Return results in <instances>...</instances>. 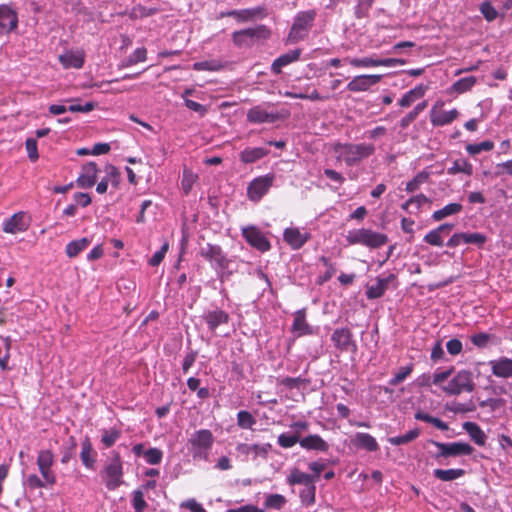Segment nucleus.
<instances>
[{"label": "nucleus", "instance_id": "obj_1", "mask_svg": "<svg viewBox=\"0 0 512 512\" xmlns=\"http://www.w3.org/2000/svg\"><path fill=\"white\" fill-rule=\"evenodd\" d=\"M376 151L372 143H336L334 152L337 154V160L343 161L346 166L352 167L358 165L363 160L372 156Z\"/></svg>", "mask_w": 512, "mask_h": 512}, {"label": "nucleus", "instance_id": "obj_2", "mask_svg": "<svg viewBox=\"0 0 512 512\" xmlns=\"http://www.w3.org/2000/svg\"><path fill=\"white\" fill-rule=\"evenodd\" d=\"M315 18V10L298 12L290 28L286 43L295 44L304 40L308 36V33L313 26Z\"/></svg>", "mask_w": 512, "mask_h": 512}, {"label": "nucleus", "instance_id": "obj_3", "mask_svg": "<svg viewBox=\"0 0 512 512\" xmlns=\"http://www.w3.org/2000/svg\"><path fill=\"white\" fill-rule=\"evenodd\" d=\"M123 464L118 453L113 452L112 456L107 459L101 471V477L108 490L113 491L120 487L123 481Z\"/></svg>", "mask_w": 512, "mask_h": 512}, {"label": "nucleus", "instance_id": "obj_4", "mask_svg": "<svg viewBox=\"0 0 512 512\" xmlns=\"http://www.w3.org/2000/svg\"><path fill=\"white\" fill-rule=\"evenodd\" d=\"M214 443V436L208 429H200L191 434L187 446L194 459L207 460Z\"/></svg>", "mask_w": 512, "mask_h": 512}, {"label": "nucleus", "instance_id": "obj_5", "mask_svg": "<svg viewBox=\"0 0 512 512\" xmlns=\"http://www.w3.org/2000/svg\"><path fill=\"white\" fill-rule=\"evenodd\" d=\"M346 241L350 245L361 244L370 249H377L388 242V237L385 234L362 228L348 231Z\"/></svg>", "mask_w": 512, "mask_h": 512}, {"label": "nucleus", "instance_id": "obj_6", "mask_svg": "<svg viewBox=\"0 0 512 512\" xmlns=\"http://www.w3.org/2000/svg\"><path fill=\"white\" fill-rule=\"evenodd\" d=\"M474 387L472 373L468 370H460L446 386L442 387V390L449 395H459L463 392H472Z\"/></svg>", "mask_w": 512, "mask_h": 512}, {"label": "nucleus", "instance_id": "obj_7", "mask_svg": "<svg viewBox=\"0 0 512 512\" xmlns=\"http://www.w3.org/2000/svg\"><path fill=\"white\" fill-rule=\"evenodd\" d=\"M271 31L265 25H258L255 28H246L235 31L232 34L233 43L238 46H249L253 39H268Z\"/></svg>", "mask_w": 512, "mask_h": 512}, {"label": "nucleus", "instance_id": "obj_8", "mask_svg": "<svg viewBox=\"0 0 512 512\" xmlns=\"http://www.w3.org/2000/svg\"><path fill=\"white\" fill-rule=\"evenodd\" d=\"M432 444L438 448L435 459L471 455L473 452V447L464 442L443 443L432 441Z\"/></svg>", "mask_w": 512, "mask_h": 512}, {"label": "nucleus", "instance_id": "obj_9", "mask_svg": "<svg viewBox=\"0 0 512 512\" xmlns=\"http://www.w3.org/2000/svg\"><path fill=\"white\" fill-rule=\"evenodd\" d=\"M200 255L217 269H227L230 263V260L226 258L219 245L208 243L206 246L201 247Z\"/></svg>", "mask_w": 512, "mask_h": 512}, {"label": "nucleus", "instance_id": "obj_10", "mask_svg": "<svg viewBox=\"0 0 512 512\" xmlns=\"http://www.w3.org/2000/svg\"><path fill=\"white\" fill-rule=\"evenodd\" d=\"M273 181L274 175L271 174L254 179L248 186L249 199L255 202L259 201L272 187Z\"/></svg>", "mask_w": 512, "mask_h": 512}, {"label": "nucleus", "instance_id": "obj_11", "mask_svg": "<svg viewBox=\"0 0 512 512\" xmlns=\"http://www.w3.org/2000/svg\"><path fill=\"white\" fill-rule=\"evenodd\" d=\"M331 341L339 351L356 352L357 345L353 340V334L349 328H337L331 335Z\"/></svg>", "mask_w": 512, "mask_h": 512}, {"label": "nucleus", "instance_id": "obj_12", "mask_svg": "<svg viewBox=\"0 0 512 512\" xmlns=\"http://www.w3.org/2000/svg\"><path fill=\"white\" fill-rule=\"evenodd\" d=\"M242 235L252 247L258 249L261 252H266L271 248L268 239L255 226L244 227L242 229Z\"/></svg>", "mask_w": 512, "mask_h": 512}, {"label": "nucleus", "instance_id": "obj_13", "mask_svg": "<svg viewBox=\"0 0 512 512\" xmlns=\"http://www.w3.org/2000/svg\"><path fill=\"white\" fill-rule=\"evenodd\" d=\"M271 448L272 446L269 443L252 445L239 443L236 446V451L239 455L244 456L246 459L250 456L252 459H256L257 457L267 458Z\"/></svg>", "mask_w": 512, "mask_h": 512}, {"label": "nucleus", "instance_id": "obj_14", "mask_svg": "<svg viewBox=\"0 0 512 512\" xmlns=\"http://www.w3.org/2000/svg\"><path fill=\"white\" fill-rule=\"evenodd\" d=\"M382 75H359L354 77L348 84L347 89L350 92H365L368 91L373 85L379 83Z\"/></svg>", "mask_w": 512, "mask_h": 512}, {"label": "nucleus", "instance_id": "obj_15", "mask_svg": "<svg viewBox=\"0 0 512 512\" xmlns=\"http://www.w3.org/2000/svg\"><path fill=\"white\" fill-rule=\"evenodd\" d=\"M17 24V13L7 5H0V34H7L13 31Z\"/></svg>", "mask_w": 512, "mask_h": 512}, {"label": "nucleus", "instance_id": "obj_16", "mask_svg": "<svg viewBox=\"0 0 512 512\" xmlns=\"http://www.w3.org/2000/svg\"><path fill=\"white\" fill-rule=\"evenodd\" d=\"M277 113L268 112L263 106L257 105L247 112V121L253 124L273 123L278 120Z\"/></svg>", "mask_w": 512, "mask_h": 512}, {"label": "nucleus", "instance_id": "obj_17", "mask_svg": "<svg viewBox=\"0 0 512 512\" xmlns=\"http://www.w3.org/2000/svg\"><path fill=\"white\" fill-rule=\"evenodd\" d=\"M29 222L27 221L26 214L24 212H18L6 219L3 223V230L6 233L16 234L24 232L28 229Z\"/></svg>", "mask_w": 512, "mask_h": 512}, {"label": "nucleus", "instance_id": "obj_18", "mask_svg": "<svg viewBox=\"0 0 512 512\" xmlns=\"http://www.w3.org/2000/svg\"><path fill=\"white\" fill-rule=\"evenodd\" d=\"M283 238L292 249H300L308 241L310 234L299 228L290 227L285 229Z\"/></svg>", "mask_w": 512, "mask_h": 512}, {"label": "nucleus", "instance_id": "obj_19", "mask_svg": "<svg viewBox=\"0 0 512 512\" xmlns=\"http://www.w3.org/2000/svg\"><path fill=\"white\" fill-rule=\"evenodd\" d=\"M97 165L94 162H89L82 167V172L76 180L78 187L87 189L91 188L97 180Z\"/></svg>", "mask_w": 512, "mask_h": 512}, {"label": "nucleus", "instance_id": "obj_20", "mask_svg": "<svg viewBox=\"0 0 512 512\" xmlns=\"http://www.w3.org/2000/svg\"><path fill=\"white\" fill-rule=\"evenodd\" d=\"M58 59L65 69H80L84 65L85 54L81 50H69L59 55Z\"/></svg>", "mask_w": 512, "mask_h": 512}, {"label": "nucleus", "instance_id": "obj_21", "mask_svg": "<svg viewBox=\"0 0 512 512\" xmlns=\"http://www.w3.org/2000/svg\"><path fill=\"white\" fill-rule=\"evenodd\" d=\"M459 116L457 109L444 111L433 107L430 112V121L433 126H445L452 123Z\"/></svg>", "mask_w": 512, "mask_h": 512}, {"label": "nucleus", "instance_id": "obj_22", "mask_svg": "<svg viewBox=\"0 0 512 512\" xmlns=\"http://www.w3.org/2000/svg\"><path fill=\"white\" fill-rule=\"evenodd\" d=\"M492 374L499 378L512 377V359L500 357L489 362Z\"/></svg>", "mask_w": 512, "mask_h": 512}, {"label": "nucleus", "instance_id": "obj_23", "mask_svg": "<svg viewBox=\"0 0 512 512\" xmlns=\"http://www.w3.org/2000/svg\"><path fill=\"white\" fill-rule=\"evenodd\" d=\"M301 52V49L297 48L276 58L271 65L272 73L275 75L280 74L283 67L299 60Z\"/></svg>", "mask_w": 512, "mask_h": 512}, {"label": "nucleus", "instance_id": "obj_24", "mask_svg": "<svg viewBox=\"0 0 512 512\" xmlns=\"http://www.w3.org/2000/svg\"><path fill=\"white\" fill-rule=\"evenodd\" d=\"M300 446L306 450H315L319 452H327L329 450V444L318 434H312L301 438Z\"/></svg>", "mask_w": 512, "mask_h": 512}, {"label": "nucleus", "instance_id": "obj_25", "mask_svg": "<svg viewBox=\"0 0 512 512\" xmlns=\"http://www.w3.org/2000/svg\"><path fill=\"white\" fill-rule=\"evenodd\" d=\"M395 276L390 274L386 278L378 277L376 279V284L368 286L366 290V296L368 299H377L383 296L385 291L388 288L389 283L394 280Z\"/></svg>", "mask_w": 512, "mask_h": 512}, {"label": "nucleus", "instance_id": "obj_26", "mask_svg": "<svg viewBox=\"0 0 512 512\" xmlns=\"http://www.w3.org/2000/svg\"><path fill=\"white\" fill-rule=\"evenodd\" d=\"M80 459L87 469H94L96 463V453L93 450L89 437H85L81 442Z\"/></svg>", "mask_w": 512, "mask_h": 512}, {"label": "nucleus", "instance_id": "obj_27", "mask_svg": "<svg viewBox=\"0 0 512 512\" xmlns=\"http://www.w3.org/2000/svg\"><path fill=\"white\" fill-rule=\"evenodd\" d=\"M453 227V224H441L436 229H433L429 233H427L424 236V241L430 245L440 247L443 245L442 235L448 234L453 229Z\"/></svg>", "mask_w": 512, "mask_h": 512}, {"label": "nucleus", "instance_id": "obj_28", "mask_svg": "<svg viewBox=\"0 0 512 512\" xmlns=\"http://www.w3.org/2000/svg\"><path fill=\"white\" fill-rule=\"evenodd\" d=\"M351 441L355 447L365 449L370 452H374L379 449L376 439L368 433L358 432L354 435Z\"/></svg>", "mask_w": 512, "mask_h": 512}, {"label": "nucleus", "instance_id": "obj_29", "mask_svg": "<svg viewBox=\"0 0 512 512\" xmlns=\"http://www.w3.org/2000/svg\"><path fill=\"white\" fill-rule=\"evenodd\" d=\"M204 319L209 329L214 332L218 326L228 323L229 315L223 310L215 309L207 312Z\"/></svg>", "mask_w": 512, "mask_h": 512}, {"label": "nucleus", "instance_id": "obj_30", "mask_svg": "<svg viewBox=\"0 0 512 512\" xmlns=\"http://www.w3.org/2000/svg\"><path fill=\"white\" fill-rule=\"evenodd\" d=\"M292 331L296 336L312 334L311 327L306 322V315L304 310H298L294 315Z\"/></svg>", "mask_w": 512, "mask_h": 512}, {"label": "nucleus", "instance_id": "obj_31", "mask_svg": "<svg viewBox=\"0 0 512 512\" xmlns=\"http://www.w3.org/2000/svg\"><path fill=\"white\" fill-rule=\"evenodd\" d=\"M463 429L469 434L471 439L479 446L485 445L486 442V434L480 428V426L474 422H465L463 424Z\"/></svg>", "mask_w": 512, "mask_h": 512}, {"label": "nucleus", "instance_id": "obj_32", "mask_svg": "<svg viewBox=\"0 0 512 512\" xmlns=\"http://www.w3.org/2000/svg\"><path fill=\"white\" fill-rule=\"evenodd\" d=\"M426 92V87L423 85H418L415 88L409 90L405 93L402 98L399 100V105L403 108L409 107L416 100L422 98Z\"/></svg>", "mask_w": 512, "mask_h": 512}, {"label": "nucleus", "instance_id": "obj_33", "mask_svg": "<svg viewBox=\"0 0 512 512\" xmlns=\"http://www.w3.org/2000/svg\"><path fill=\"white\" fill-rule=\"evenodd\" d=\"M267 154L268 150L261 147L246 148L240 153V160L245 164H250L265 157Z\"/></svg>", "mask_w": 512, "mask_h": 512}, {"label": "nucleus", "instance_id": "obj_34", "mask_svg": "<svg viewBox=\"0 0 512 512\" xmlns=\"http://www.w3.org/2000/svg\"><path fill=\"white\" fill-rule=\"evenodd\" d=\"M91 243V240L84 237L81 239L73 240L69 242L66 246L65 252L69 258H74L78 256L82 251H84Z\"/></svg>", "mask_w": 512, "mask_h": 512}, {"label": "nucleus", "instance_id": "obj_35", "mask_svg": "<svg viewBox=\"0 0 512 512\" xmlns=\"http://www.w3.org/2000/svg\"><path fill=\"white\" fill-rule=\"evenodd\" d=\"M287 482L289 485L300 484L306 486L312 482H315V477L313 475L304 473L297 468H294L291 470L287 478Z\"/></svg>", "mask_w": 512, "mask_h": 512}, {"label": "nucleus", "instance_id": "obj_36", "mask_svg": "<svg viewBox=\"0 0 512 512\" xmlns=\"http://www.w3.org/2000/svg\"><path fill=\"white\" fill-rule=\"evenodd\" d=\"M462 209H463V206L460 203H449L446 206H444L443 208L435 211L432 214V218L435 221H441L448 216L460 213L462 211Z\"/></svg>", "mask_w": 512, "mask_h": 512}, {"label": "nucleus", "instance_id": "obj_37", "mask_svg": "<svg viewBox=\"0 0 512 512\" xmlns=\"http://www.w3.org/2000/svg\"><path fill=\"white\" fill-rule=\"evenodd\" d=\"M447 173L450 175L464 173L470 176L473 174V166L465 159H457L453 162L452 166L448 168Z\"/></svg>", "mask_w": 512, "mask_h": 512}, {"label": "nucleus", "instance_id": "obj_38", "mask_svg": "<svg viewBox=\"0 0 512 512\" xmlns=\"http://www.w3.org/2000/svg\"><path fill=\"white\" fill-rule=\"evenodd\" d=\"M434 476L444 482L453 481L465 474V470L463 469H435Z\"/></svg>", "mask_w": 512, "mask_h": 512}, {"label": "nucleus", "instance_id": "obj_39", "mask_svg": "<svg viewBox=\"0 0 512 512\" xmlns=\"http://www.w3.org/2000/svg\"><path fill=\"white\" fill-rule=\"evenodd\" d=\"M344 63H348L356 68H368V67H377L378 66V58L373 57H363V58H351L345 57L343 59Z\"/></svg>", "mask_w": 512, "mask_h": 512}, {"label": "nucleus", "instance_id": "obj_40", "mask_svg": "<svg viewBox=\"0 0 512 512\" xmlns=\"http://www.w3.org/2000/svg\"><path fill=\"white\" fill-rule=\"evenodd\" d=\"M419 435H420V430L418 428H415V429L408 431L404 435L390 437L388 439V442L395 446L405 445L407 443L414 441Z\"/></svg>", "mask_w": 512, "mask_h": 512}, {"label": "nucleus", "instance_id": "obj_41", "mask_svg": "<svg viewBox=\"0 0 512 512\" xmlns=\"http://www.w3.org/2000/svg\"><path fill=\"white\" fill-rule=\"evenodd\" d=\"M287 500L281 494H270L266 497L264 502V506L266 509H275L280 510L285 504Z\"/></svg>", "mask_w": 512, "mask_h": 512}, {"label": "nucleus", "instance_id": "obj_42", "mask_svg": "<svg viewBox=\"0 0 512 512\" xmlns=\"http://www.w3.org/2000/svg\"><path fill=\"white\" fill-rule=\"evenodd\" d=\"M259 15H262V16L266 15L264 7H255V8H250V9L239 10L237 20L240 22H245L248 20H252Z\"/></svg>", "mask_w": 512, "mask_h": 512}, {"label": "nucleus", "instance_id": "obj_43", "mask_svg": "<svg viewBox=\"0 0 512 512\" xmlns=\"http://www.w3.org/2000/svg\"><path fill=\"white\" fill-rule=\"evenodd\" d=\"M256 419L246 410H241L237 413V425L242 429H251L255 425Z\"/></svg>", "mask_w": 512, "mask_h": 512}, {"label": "nucleus", "instance_id": "obj_44", "mask_svg": "<svg viewBox=\"0 0 512 512\" xmlns=\"http://www.w3.org/2000/svg\"><path fill=\"white\" fill-rule=\"evenodd\" d=\"M476 82L477 79L475 76L463 77L453 84V89L457 93H464L466 91H469L475 85Z\"/></svg>", "mask_w": 512, "mask_h": 512}, {"label": "nucleus", "instance_id": "obj_45", "mask_svg": "<svg viewBox=\"0 0 512 512\" xmlns=\"http://www.w3.org/2000/svg\"><path fill=\"white\" fill-rule=\"evenodd\" d=\"M197 178L198 176L194 174L191 170L184 169L181 180V188L185 195L189 194Z\"/></svg>", "mask_w": 512, "mask_h": 512}, {"label": "nucleus", "instance_id": "obj_46", "mask_svg": "<svg viewBox=\"0 0 512 512\" xmlns=\"http://www.w3.org/2000/svg\"><path fill=\"white\" fill-rule=\"evenodd\" d=\"M479 10H480L481 14L483 15V17L488 22L494 21L498 17V15H499V13L496 10V8L488 0H486V1L481 3V5L479 7Z\"/></svg>", "mask_w": 512, "mask_h": 512}, {"label": "nucleus", "instance_id": "obj_47", "mask_svg": "<svg viewBox=\"0 0 512 512\" xmlns=\"http://www.w3.org/2000/svg\"><path fill=\"white\" fill-rule=\"evenodd\" d=\"M494 148V143L490 140L483 141L481 143L476 144H468L466 146V151L470 155H477L482 151H491Z\"/></svg>", "mask_w": 512, "mask_h": 512}, {"label": "nucleus", "instance_id": "obj_48", "mask_svg": "<svg viewBox=\"0 0 512 512\" xmlns=\"http://www.w3.org/2000/svg\"><path fill=\"white\" fill-rule=\"evenodd\" d=\"M315 482H312L306 486L300 491V498L302 502L306 505H311L315 502Z\"/></svg>", "mask_w": 512, "mask_h": 512}, {"label": "nucleus", "instance_id": "obj_49", "mask_svg": "<svg viewBox=\"0 0 512 512\" xmlns=\"http://www.w3.org/2000/svg\"><path fill=\"white\" fill-rule=\"evenodd\" d=\"M487 241L486 235L482 233H464L463 232V243L465 244H473L478 247H482Z\"/></svg>", "mask_w": 512, "mask_h": 512}, {"label": "nucleus", "instance_id": "obj_50", "mask_svg": "<svg viewBox=\"0 0 512 512\" xmlns=\"http://www.w3.org/2000/svg\"><path fill=\"white\" fill-rule=\"evenodd\" d=\"M373 4L367 0H358L354 7V16L357 19H363L369 16V11Z\"/></svg>", "mask_w": 512, "mask_h": 512}, {"label": "nucleus", "instance_id": "obj_51", "mask_svg": "<svg viewBox=\"0 0 512 512\" xmlns=\"http://www.w3.org/2000/svg\"><path fill=\"white\" fill-rule=\"evenodd\" d=\"M54 463V455L50 450H41L37 457L38 468H51Z\"/></svg>", "mask_w": 512, "mask_h": 512}, {"label": "nucleus", "instance_id": "obj_52", "mask_svg": "<svg viewBox=\"0 0 512 512\" xmlns=\"http://www.w3.org/2000/svg\"><path fill=\"white\" fill-rule=\"evenodd\" d=\"M301 438L298 434L282 433L278 436V444L282 448H291L296 443L300 444Z\"/></svg>", "mask_w": 512, "mask_h": 512}, {"label": "nucleus", "instance_id": "obj_53", "mask_svg": "<svg viewBox=\"0 0 512 512\" xmlns=\"http://www.w3.org/2000/svg\"><path fill=\"white\" fill-rule=\"evenodd\" d=\"M429 178V173L422 171L419 172L411 181H409L406 185L407 192L416 191L421 184L425 183Z\"/></svg>", "mask_w": 512, "mask_h": 512}, {"label": "nucleus", "instance_id": "obj_54", "mask_svg": "<svg viewBox=\"0 0 512 512\" xmlns=\"http://www.w3.org/2000/svg\"><path fill=\"white\" fill-rule=\"evenodd\" d=\"M76 447H77L76 439L73 436H71L68 439V442L66 443V446L64 447V450H63V455L61 458V462L63 464L68 463L74 457Z\"/></svg>", "mask_w": 512, "mask_h": 512}, {"label": "nucleus", "instance_id": "obj_55", "mask_svg": "<svg viewBox=\"0 0 512 512\" xmlns=\"http://www.w3.org/2000/svg\"><path fill=\"white\" fill-rule=\"evenodd\" d=\"M412 371L413 364L401 367L399 371L394 375V377L390 379L389 384L392 386L400 384L411 374Z\"/></svg>", "mask_w": 512, "mask_h": 512}, {"label": "nucleus", "instance_id": "obj_56", "mask_svg": "<svg viewBox=\"0 0 512 512\" xmlns=\"http://www.w3.org/2000/svg\"><path fill=\"white\" fill-rule=\"evenodd\" d=\"M143 456L148 464L156 465L161 462L163 453L158 448H149L143 453Z\"/></svg>", "mask_w": 512, "mask_h": 512}, {"label": "nucleus", "instance_id": "obj_57", "mask_svg": "<svg viewBox=\"0 0 512 512\" xmlns=\"http://www.w3.org/2000/svg\"><path fill=\"white\" fill-rule=\"evenodd\" d=\"M221 67L222 65L220 64V62L216 60L201 61L193 64V69L197 71H218L221 69Z\"/></svg>", "mask_w": 512, "mask_h": 512}, {"label": "nucleus", "instance_id": "obj_58", "mask_svg": "<svg viewBox=\"0 0 512 512\" xmlns=\"http://www.w3.org/2000/svg\"><path fill=\"white\" fill-rule=\"evenodd\" d=\"M428 202V198L424 194H419L408 199L402 204V209L409 210L410 207L414 206L418 210L423 204Z\"/></svg>", "mask_w": 512, "mask_h": 512}, {"label": "nucleus", "instance_id": "obj_59", "mask_svg": "<svg viewBox=\"0 0 512 512\" xmlns=\"http://www.w3.org/2000/svg\"><path fill=\"white\" fill-rule=\"evenodd\" d=\"M132 506L135 512H143L147 507V503L144 499V494L141 490H135L133 492Z\"/></svg>", "mask_w": 512, "mask_h": 512}, {"label": "nucleus", "instance_id": "obj_60", "mask_svg": "<svg viewBox=\"0 0 512 512\" xmlns=\"http://www.w3.org/2000/svg\"><path fill=\"white\" fill-rule=\"evenodd\" d=\"M120 432L116 429L105 430L103 432L101 442L105 445L106 448H109L115 444V442L119 439Z\"/></svg>", "mask_w": 512, "mask_h": 512}, {"label": "nucleus", "instance_id": "obj_61", "mask_svg": "<svg viewBox=\"0 0 512 512\" xmlns=\"http://www.w3.org/2000/svg\"><path fill=\"white\" fill-rule=\"evenodd\" d=\"M25 147L28 153V158L30 161L35 162L39 158L38 149H37V140L34 138H28L25 141Z\"/></svg>", "mask_w": 512, "mask_h": 512}, {"label": "nucleus", "instance_id": "obj_62", "mask_svg": "<svg viewBox=\"0 0 512 512\" xmlns=\"http://www.w3.org/2000/svg\"><path fill=\"white\" fill-rule=\"evenodd\" d=\"M490 338L491 336L484 332L476 333L470 336L471 342L478 348H485L488 345Z\"/></svg>", "mask_w": 512, "mask_h": 512}, {"label": "nucleus", "instance_id": "obj_63", "mask_svg": "<svg viewBox=\"0 0 512 512\" xmlns=\"http://www.w3.org/2000/svg\"><path fill=\"white\" fill-rule=\"evenodd\" d=\"M504 405H505V400L501 399V398H489V399L482 400L479 402L480 407H482V408L489 407L491 409V411H495V410L503 407Z\"/></svg>", "mask_w": 512, "mask_h": 512}, {"label": "nucleus", "instance_id": "obj_64", "mask_svg": "<svg viewBox=\"0 0 512 512\" xmlns=\"http://www.w3.org/2000/svg\"><path fill=\"white\" fill-rule=\"evenodd\" d=\"M180 507L186 508L191 512H207L205 508L193 498L183 501Z\"/></svg>", "mask_w": 512, "mask_h": 512}]
</instances>
